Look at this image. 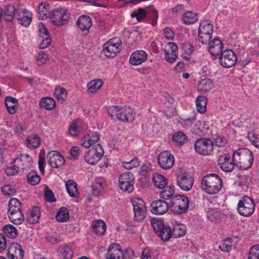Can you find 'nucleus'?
Segmentation results:
<instances>
[{
    "instance_id": "obj_21",
    "label": "nucleus",
    "mask_w": 259,
    "mask_h": 259,
    "mask_svg": "<svg viewBox=\"0 0 259 259\" xmlns=\"http://www.w3.org/2000/svg\"><path fill=\"white\" fill-rule=\"evenodd\" d=\"M118 244L110 245L106 254V259H124V254Z\"/></svg>"
},
{
    "instance_id": "obj_4",
    "label": "nucleus",
    "mask_w": 259,
    "mask_h": 259,
    "mask_svg": "<svg viewBox=\"0 0 259 259\" xmlns=\"http://www.w3.org/2000/svg\"><path fill=\"white\" fill-rule=\"evenodd\" d=\"M255 204L252 199L247 196L242 197L238 203V212L242 216L248 217L253 213Z\"/></svg>"
},
{
    "instance_id": "obj_3",
    "label": "nucleus",
    "mask_w": 259,
    "mask_h": 259,
    "mask_svg": "<svg viewBox=\"0 0 259 259\" xmlns=\"http://www.w3.org/2000/svg\"><path fill=\"white\" fill-rule=\"evenodd\" d=\"M189 200L184 195H175L170 201V209L174 213L181 214L188 210Z\"/></svg>"
},
{
    "instance_id": "obj_33",
    "label": "nucleus",
    "mask_w": 259,
    "mask_h": 259,
    "mask_svg": "<svg viewBox=\"0 0 259 259\" xmlns=\"http://www.w3.org/2000/svg\"><path fill=\"white\" fill-rule=\"evenodd\" d=\"M99 138L100 135L98 133H94L92 135H89L88 137L84 138L82 145L85 148H89L91 146L98 142Z\"/></svg>"
},
{
    "instance_id": "obj_53",
    "label": "nucleus",
    "mask_w": 259,
    "mask_h": 259,
    "mask_svg": "<svg viewBox=\"0 0 259 259\" xmlns=\"http://www.w3.org/2000/svg\"><path fill=\"white\" fill-rule=\"evenodd\" d=\"M248 259H259V244L253 245L249 249Z\"/></svg>"
},
{
    "instance_id": "obj_59",
    "label": "nucleus",
    "mask_w": 259,
    "mask_h": 259,
    "mask_svg": "<svg viewBox=\"0 0 259 259\" xmlns=\"http://www.w3.org/2000/svg\"><path fill=\"white\" fill-rule=\"evenodd\" d=\"M232 245L230 239H226L219 245V248L225 252H229L232 249Z\"/></svg>"
},
{
    "instance_id": "obj_49",
    "label": "nucleus",
    "mask_w": 259,
    "mask_h": 259,
    "mask_svg": "<svg viewBox=\"0 0 259 259\" xmlns=\"http://www.w3.org/2000/svg\"><path fill=\"white\" fill-rule=\"evenodd\" d=\"M56 219L59 222H66L69 219L68 209L64 207L60 208L56 215Z\"/></svg>"
},
{
    "instance_id": "obj_56",
    "label": "nucleus",
    "mask_w": 259,
    "mask_h": 259,
    "mask_svg": "<svg viewBox=\"0 0 259 259\" xmlns=\"http://www.w3.org/2000/svg\"><path fill=\"white\" fill-rule=\"evenodd\" d=\"M49 59V56L47 53L41 52L38 53L36 58V63L38 66L43 65L46 64Z\"/></svg>"
},
{
    "instance_id": "obj_32",
    "label": "nucleus",
    "mask_w": 259,
    "mask_h": 259,
    "mask_svg": "<svg viewBox=\"0 0 259 259\" xmlns=\"http://www.w3.org/2000/svg\"><path fill=\"white\" fill-rule=\"evenodd\" d=\"M10 220L15 225H20L24 220V216L21 211L8 212Z\"/></svg>"
},
{
    "instance_id": "obj_37",
    "label": "nucleus",
    "mask_w": 259,
    "mask_h": 259,
    "mask_svg": "<svg viewBox=\"0 0 259 259\" xmlns=\"http://www.w3.org/2000/svg\"><path fill=\"white\" fill-rule=\"evenodd\" d=\"M126 109H130V112H129V113L125 114L124 112H123V113L122 112L121 114V118H122V119L119 120L124 122H132L135 118L136 113L134 109L131 107L120 108V110L122 111L123 110L125 111Z\"/></svg>"
},
{
    "instance_id": "obj_27",
    "label": "nucleus",
    "mask_w": 259,
    "mask_h": 259,
    "mask_svg": "<svg viewBox=\"0 0 259 259\" xmlns=\"http://www.w3.org/2000/svg\"><path fill=\"white\" fill-rule=\"evenodd\" d=\"M213 87L212 80L209 78L201 79L198 84V90L201 94L210 91Z\"/></svg>"
},
{
    "instance_id": "obj_26",
    "label": "nucleus",
    "mask_w": 259,
    "mask_h": 259,
    "mask_svg": "<svg viewBox=\"0 0 259 259\" xmlns=\"http://www.w3.org/2000/svg\"><path fill=\"white\" fill-rule=\"evenodd\" d=\"M76 24L80 30L88 33L92 25V20L89 16L83 15L78 18Z\"/></svg>"
},
{
    "instance_id": "obj_38",
    "label": "nucleus",
    "mask_w": 259,
    "mask_h": 259,
    "mask_svg": "<svg viewBox=\"0 0 259 259\" xmlns=\"http://www.w3.org/2000/svg\"><path fill=\"white\" fill-rule=\"evenodd\" d=\"M132 18H136L138 22H141L149 16V14L147 13L146 11L143 8H139L134 11L131 14Z\"/></svg>"
},
{
    "instance_id": "obj_34",
    "label": "nucleus",
    "mask_w": 259,
    "mask_h": 259,
    "mask_svg": "<svg viewBox=\"0 0 259 259\" xmlns=\"http://www.w3.org/2000/svg\"><path fill=\"white\" fill-rule=\"evenodd\" d=\"M39 105L42 108L47 110H51L55 108L56 102L51 97H44L41 99Z\"/></svg>"
},
{
    "instance_id": "obj_13",
    "label": "nucleus",
    "mask_w": 259,
    "mask_h": 259,
    "mask_svg": "<svg viewBox=\"0 0 259 259\" xmlns=\"http://www.w3.org/2000/svg\"><path fill=\"white\" fill-rule=\"evenodd\" d=\"M134 176L131 172H126L123 173L119 177L118 182L119 187L124 191L128 193L132 192L134 190Z\"/></svg>"
},
{
    "instance_id": "obj_48",
    "label": "nucleus",
    "mask_w": 259,
    "mask_h": 259,
    "mask_svg": "<svg viewBox=\"0 0 259 259\" xmlns=\"http://www.w3.org/2000/svg\"><path fill=\"white\" fill-rule=\"evenodd\" d=\"M172 141L174 143L177 144V145L180 146L187 142V138L184 133L179 131L174 135Z\"/></svg>"
},
{
    "instance_id": "obj_16",
    "label": "nucleus",
    "mask_w": 259,
    "mask_h": 259,
    "mask_svg": "<svg viewBox=\"0 0 259 259\" xmlns=\"http://www.w3.org/2000/svg\"><path fill=\"white\" fill-rule=\"evenodd\" d=\"M151 211L157 215H162L165 213L170 208L169 204L164 200L158 199L153 201L151 204Z\"/></svg>"
},
{
    "instance_id": "obj_43",
    "label": "nucleus",
    "mask_w": 259,
    "mask_h": 259,
    "mask_svg": "<svg viewBox=\"0 0 259 259\" xmlns=\"http://www.w3.org/2000/svg\"><path fill=\"white\" fill-rule=\"evenodd\" d=\"M15 10V8L12 5H8L6 6L3 11L5 20L8 22L11 21L14 18Z\"/></svg>"
},
{
    "instance_id": "obj_41",
    "label": "nucleus",
    "mask_w": 259,
    "mask_h": 259,
    "mask_svg": "<svg viewBox=\"0 0 259 259\" xmlns=\"http://www.w3.org/2000/svg\"><path fill=\"white\" fill-rule=\"evenodd\" d=\"M40 217V211L37 207H33L27 215V220L31 224L37 223Z\"/></svg>"
},
{
    "instance_id": "obj_28",
    "label": "nucleus",
    "mask_w": 259,
    "mask_h": 259,
    "mask_svg": "<svg viewBox=\"0 0 259 259\" xmlns=\"http://www.w3.org/2000/svg\"><path fill=\"white\" fill-rule=\"evenodd\" d=\"M93 231L98 235H103L106 230V225L102 220H97L92 223Z\"/></svg>"
},
{
    "instance_id": "obj_52",
    "label": "nucleus",
    "mask_w": 259,
    "mask_h": 259,
    "mask_svg": "<svg viewBox=\"0 0 259 259\" xmlns=\"http://www.w3.org/2000/svg\"><path fill=\"white\" fill-rule=\"evenodd\" d=\"M28 182L32 185L38 184L40 181V177L36 171H31L27 176Z\"/></svg>"
},
{
    "instance_id": "obj_14",
    "label": "nucleus",
    "mask_w": 259,
    "mask_h": 259,
    "mask_svg": "<svg viewBox=\"0 0 259 259\" xmlns=\"http://www.w3.org/2000/svg\"><path fill=\"white\" fill-rule=\"evenodd\" d=\"M157 160L160 167L165 170L170 169L175 162L174 155L168 151L161 152L158 156Z\"/></svg>"
},
{
    "instance_id": "obj_55",
    "label": "nucleus",
    "mask_w": 259,
    "mask_h": 259,
    "mask_svg": "<svg viewBox=\"0 0 259 259\" xmlns=\"http://www.w3.org/2000/svg\"><path fill=\"white\" fill-rule=\"evenodd\" d=\"M20 169L19 166L13 162V165L7 167L5 170V172L8 176H14L17 175L20 171Z\"/></svg>"
},
{
    "instance_id": "obj_23",
    "label": "nucleus",
    "mask_w": 259,
    "mask_h": 259,
    "mask_svg": "<svg viewBox=\"0 0 259 259\" xmlns=\"http://www.w3.org/2000/svg\"><path fill=\"white\" fill-rule=\"evenodd\" d=\"M208 44V50L212 56L219 55L223 52V42L218 38L215 37L211 41H209Z\"/></svg>"
},
{
    "instance_id": "obj_10",
    "label": "nucleus",
    "mask_w": 259,
    "mask_h": 259,
    "mask_svg": "<svg viewBox=\"0 0 259 259\" xmlns=\"http://www.w3.org/2000/svg\"><path fill=\"white\" fill-rule=\"evenodd\" d=\"M237 58L236 54L231 50L223 51L219 57V62L221 66L226 68L233 66L236 63Z\"/></svg>"
},
{
    "instance_id": "obj_19",
    "label": "nucleus",
    "mask_w": 259,
    "mask_h": 259,
    "mask_svg": "<svg viewBox=\"0 0 259 259\" xmlns=\"http://www.w3.org/2000/svg\"><path fill=\"white\" fill-rule=\"evenodd\" d=\"M48 163L51 166L54 168H59L64 164L65 159L59 152L53 151L47 155Z\"/></svg>"
},
{
    "instance_id": "obj_30",
    "label": "nucleus",
    "mask_w": 259,
    "mask_h": 259,
    "mask_svg": "<svg viewBox=\"0 0 259 259\" xmlns=\"http://www.w3.org/2000/svg\"><path fill=\"white\" fill-rule=\"evenodd\" d=\"M66 188L68 194L72 197L79 196L78 191L77 188V184L72 180H68L66 183Z\"/></svg>"
},
{
    "instance_id": "obj_42",
    "label": "nucleus",
    "mask_w": 259,
    "mask_h": 259,
    "mask_svg": "<svg viewBox=\"0 0 259 259\" xmlns=\"http://www.w3.org/2000/svg\"><path fill=\"white\" fill-rule=\"evenodd\" d=\"M3 231L6 236L10 238H15L18 234L16 228L12 225H6L3 228Z\"/></svg>"
},
{
    "instance_id": "obj_36",
    "label": "nucleus",
    "mask_w": 259,
    "mask_h": 259,
    "mask_svg": "<svg viewBox=\"0 0 259 259\" xmlns=\"http://www.w3.org/2000/svg\"><path fill=\"white\" fill-rule=\"evenodd\" d=\"M174 193L175 187L174 186H165L164 190L160 193V197L164 200L168 199L171 200L172 198L175 196Z\"/></svg>"
},
{
    "instance_id": "obj_8",
    "label": "nucleus",
    "mask_w": 259,
    "mask_h": 259,
    "mask_svg": "<svg viewBox=\"0 0 259 259\" xmlns=\"http://www.w3.org/2000/svg\"><path fill=\"white\" fill-rule=\"evenodd\" d=\"M120 41L117 38L111 39L104 45L102 53L104 54L106 58H114L120 52Z\"/></svg>"
},
{
    "instance_id": "obj_7",
    "label": "nucleus",
    "mask_w": 259,
    "mask_h": 259,
    "mask_svg": "<svg viewBox=\"0 0 259 259\" xmlns=\"http://www.w3.org/2000/svg\"><path fill=\"white\" fill-rule=\"evenodd\" d=\"M213 32V26L206 22L200 24L198 29V40L202 44H207L211 39Z\"/></svg>"
},
{
    "instance_id": "obj_29",
    "label": "nucleus",
    "mask_w": 259,
    "mask_h": 259,
    "mask_svg": "<svg viewBox=\"0 0 259 259\" xmlns=\"http://www.w3.org/2000/svg\"><path fill=\"white\" fill-rule=\"evenodd\" d=\"M5 103L8 111L11 114H14L16 112L18 105L16 99L12 97H7L5 99Z\"/></svg>"
},
{
    "instance_id": "obj_5",
    "label": "nucleus",
    "mask_w": 259,
    "mask_h": 259,
    "mask_svg": "<svg viewBox=\"0 0 259 259\" xmlns=\"http://www.w3.org/2000/svg\"><path fill=\"white\" fill-rule=\"evenodd\" d=\"M196 152L203 156L210 154L213 150V142L208 138L197 139L194 144Z\"/></svg>"
},
{
    "instance_id": "obj_54",
    "label": "nucleus",
    "mask_w": 259,
    "mask_h": 259,
    "mask_svg": "<svg viewBox=\"0 0 259 259\" xmlns=\"http://www.w3.org/2000/svg\"><path fill=\"white\" fill-rule=\"evenodd\" d=\"M182 48L184 51L183 56L186 57V55H190L194 51V47L192 44L189 42H185L183 44Z\"/></svg>"
},
{
    "instance_id": "obj_45",
    "label": "nucleus",
    "mask_w": 259,
    "mask_h": 259,
    "mask_svg": "<svg viewBox=\"0 0 259 259\" xmlns=\"http://www.w3.org/2000/svg\"><path fill=\"white\" fill-rule=\"evenodd\" d=\"M59 255L61 259H71L73 256V251L68 245L59 248Z\"/></svg>"
},
{
    "instance_id": "obj_24",
    "label": "nucleus",
    "mask_w": 259,
    "mask_h": 259,
    "mask_svg": "<svg viewBox=\"0 0 259 259\" xmlns=\"http://www.w3.org/2000/svg\"><path fill=\"white\" fill-rule=\"evenodd\" d=\"M32 19V13L26 9H24L22 11L18 12V22L24 27H27L30 25Z\"/></svg>"
},
{
    "instance_id": "obj_57",
    "label": "nucleus",
    "mask_w": 259,
    "mask_h": 259,
    "mask_svg": "<svg viewBox=\"0 0 259 259\" xmlns=\"http://www.w3.org/2000/svg\"><path fill=\"white\" fill-rule=\"evenodd\" d=\"M220 217V213L217 209H210L208 212L207 218L212 222L217 221Z\"/></svg>"
},
{
    "instance_id": "obj_17",
    "label": "nucleus",
    "mask_w": 259,
    "mask_h": 259,
    "mask_svg": "<svg viewBox=\"0 0 259 259\" xmlns=\"http://www.w3.org/2000/svg\"><path fill=\"white\" fill-rule=\"evenodd\" d=\"M7 256L9 259H23L24 250L18 243H12L8 249Z\"/></svg>"
},
{
    "instance_id": "obj_6",
    "label": "nucleus",
    "mask_w": 259,
    "mask_h": 259,
    "mask_svg": "<svg viewBox=\"0 0 259 259\" xmlns=\"http://www.w3.org/2000/svg\"><path fill=\"white\" fill-rule=\"evenodd\" d=\"M151 225L156 235L163 241H168L172 236L171 229L166 225H164L161 221L152 220Z\"/></svg>"
},
{
    "instance_id": "obj_31",
    "label": "nucleus",
    "mask_w": 259,
    "mask_h": 259,
    "mask_svg": "<svg viewBox=\"0 0 259 259\" xmlns=\"http://www.w3.org/2000/svg\"><path fill=\"white\" fill-rule=\"evenodd\" d=\"M152 181L154 186L158 189H163L167 183L166 179L159 174L153 175Z\"/></svg>"
},
{
    "instance_id": "obj_39",
    "label": "nucleus",
    "mask_w": 259,
    "mask_h": 259,
    "mask_svg": "<svg viewBox=\"0 0 259 259\" xmlns=\"http://www.w3.org/2000/svg\"><path fill=\"white\" fill-rule=\"evenodd\" d=\"M196 108L198 112L201 114L206 111L207 98L203 96H198L196 100Z\"/></svg>"
},
{
    "instance_id": "obj_44",
    "label": "nucleus",
    "mask_w": 259,
    "mask_h": 259,
    "mask_svg": "<svg viewBox=\"0 0 259 259\" xmlns=\"http://www.w3.org/2000/svg\"><path fill=\"white\" fill-rule=\"evenodd\" d=\"M186 228L183 224H176L174 225L171 230V236L175 238H178L185 234Z\"/></svg>"
},
{
    "instance_id": "obj_22",
    "label": "nucleus",
    "mask_w": 259,
    "mask_h": 259,
    "mask_svg": "<svg viewBox=\"0 0 259 259\" xmlns=\"http://www.w3.org/2000/svg\"><path fill=\"white\" fill-rule=\"evenodd\" d=\"M177 182L180 188L184 191H188L193 185V179L189 175H180L177 177Z\"/></svg>"
},
{
    "instance_id": "obj_40",
    "label": "nucleus",
    "mask_w": 259,
    "mask_h": 259,
    "mask_svg": "<svg viewBox=\"0 0 259 259\" xmlns=\"http://www.w3.org/2000/svg\"><path fill=\"white\" fill-rule=\"evenodd\" d=\"M103 82L101 79H94L90 81L88 85V92L93 94L98 91L102 86Z\"/></svg>"
},
{
    "instance_id": "obj_2",
    "label": "nucleus",
    "mask_w": 259,
    "mask_h": 259,
    "mask_svg": "<svg viewBox=\"0 0 259 259\" xmlns=\"http://www.w3.org/2000/svg\"><path fill=\"white\" fill-rule=\"evenodd\" d=\"M201 188L208 194H217L222 188V181L220 177L215 174L207 175L202 180Z\"/></svg>"
},
{
    "instance_id": "obj_50",
    "label": "nucleus",
    "mask_w": 259,
    "mask_h": 259,
    "mask_svg": "<svg viewBox=\"0 0 259 259\" xmlns=\"http://www.w3.org/2000/svg\"><path fill=\"white\" fill-rule=\"evenodd\" d=\"M184 22L187 25L195 23L197 20V13L191 11L186 13L184 16Z\"/></svg>"
},
{
    "instance_id": "obj_60",
    "label": "nucleus",
    "mask_w": 259,
    "mask_h": 259,
    "mask_svg": "<svg viewBox=\"0 0 259 259\" xmlns=\"http://www.w3.org/2000/svg\"><path fill=\"white\" fill-rule=\"evenodd\" d=\"M2 192L5 195L10 196H13L15 193L14 188L10 185H6L2 188Z\"/></svg>"
},
{
    "instance_id": "obj_51",
    "label": "nucleus",
    "mask_w": 259,
    "mask_h": 259,
    "mask_svg": "<svg viewBox=\"0 0 259 259\" xmlns=\"http://www.w3.org/2000/svg\"><path fill=\"white\" fill-rule=\"evenodd\" d=\"M21 211V203L16 198H12L9 203L8 212Z\"/></svg>"
},
{
    "instance_id": "obj_11",
    "label": "nucleus",
    "mask_w": 259,
    "mask_h": 259,
    "mask_svg": "<svg viewBox=\"0 0 259 259\" xmlns=\"http://www.w3.org/2000/svg\"><path fill=\"white\" fill-rule=\"evenodd\" d=\"M134 211V219L137 221L143 220L147 214L145 203L140 198H136L132 200Z\"/></svg>"
},
{
    "instance_id": "obj_58",
    "label": "nucleus",
    "mask_w": 259,
    "mask_h": 259,
    "mask_svg": "<svg viewBox=\"0 0 259 259\" xmlns=\"http://www.w3.org/2000/svg\"><path fill=\"white\" fill-rule=\"evenodd\" d=\"M213 146L215 145L217 147H225L228 143L227 139L220 136H216V137L213 140Z\"/></svg>"
},
{
    "instance_id": "obj_1",
    "label": "nucleus",
    "mask_w": 259,
    "mask_h": 259,
    "mask_svg": "<svg viewBox=\"0 0 259 259\" xmlns=\"http://www.w3.org/2000/svg\"><path fill=\"white\" fill-rule=\"evenodd\" d=\"M233 160L238 168L246 170L251 167L253 157L251 151L246 148H240L233 153Z\"/></svg>"
},
{
    "instance_id": "obj_64",
    "label": "nucleus",
    "mask_w": 259,
    "mask_h": 259,
    "mask_svg": "<svg viewBox=\"0 0 259 259\" xmlns=\"http://www.w3.org/2000/svg\"><path fill=\"white\" fill-rule=\"evenodd\" d=\"M248 138L252 145L259 148V139H258L256 134L253 133H249L248 134Z\"/></svg>"
},
{
    "instance_id": "obj_63",
    "label": "nucleus",
    "mask_w": 259,
    "mask_h": 259,
    "mask_svg": "<svg viewBox=\"0 0 259 259\" xmlns=\"http://www.w3.org/2000/svg\"><path fill=\"white\" fill-rule=\"evenodd\" d=\"M45 196L47 201L49 202H53L56 201L54 197V193L52 190L46 187L45 190Z\"/></svg>"
},
{
    "instance_id": "obj_46",
    "label": "nucleus",
    "mask_w": 259,
    "mask_h": 259,
    "mask_svg": "<svg viewBox=\"0 0 259 259\" xmlns=\"http://www.w3.org/2000/svg\"><path fill=\"white\" fill-rule=\"evenodd\" d=\"M40 143V139L39 137L36 135H31L27 139L26 145L29 148H36Z\"/></svg>"
},
{
    "instance_id": "obj_61",
    "label": "nucleus",
    "mask_w": 259,
    "mask_h": 259,
    "mask_svg": "<svg viewBox=\"0 0 259 259\" xmlns=\"http://www.w3.org/2000/svg\"><path fill=\"white\" fill-rule=\"evenodd\" d=\"M38 13L39 19L42 20L47 18L48 10L43 3L39 5L38 7Z\"/></svg>"
},
{
    "instance_id": "obj_9",
    "label": "nucleus",
    "mask_w": 259,
    "mask_h": 259,
    "mask_svg": "<svg viewBox=\"0 0 259 259\" xmlns=\"http://www.w3.org/2000/svg\"><path fill=\"white\" fill-rule=\"evenodd\" d=\"M70 14L65 8L53 10L50 17L52 22L56 26H61L67 23Z\"/></svg>"
},
{
    "instance_id": "obj_20",
    "label": "nucleus",
    "mask_w": 259,
    "mask_h": 259,
    "mask_svg": "<svg viewBox=\"0 0 259 259\" xmlns=\"http://www.w3.org/2000/svg\"><path fill=\"white\" fill-rule=\"evenodd\" d=\"M14 162L22 171L30 168L33 163L32 158L28 154H20L19 157L15 158Z\"/></svg>"
},
{
    "instance_id": "obj_15",
    "label": "nucleus",
    "mask_w": 259,
    "mask_h": 259,
    "mask_svg": "<svg viewBox=\"0 0 259 259\" xmlns=\"http://www.w3.org/2000/svg\"><path fill=\"white\" fill-rule=\"evenodd\" d=\"M177 45L172 42L166 44L164 49V54L165 60L170 63L176 61L178 56Z\"/></svg>"
},
{
    "instance_id": "obj_25",
    "label": "nucleus",
    "mask_w": 259,
    "mask_h": 259,
    "mask_svg": "<svg viewBox=\"0 0 259 259\" xmlns=\"http://www.w3.org/2000/svg\"><path fill=\"white\" fill-rule=\"evenodd\" d=\"M147 58V53L142 50L134 52L130 58V63L133 65H138L145 62Z\"/></svg>"
},
{
    "instance_id": "obj_12",
    "label": "nucleus",
    "mask_w": 259,
    "mask_h": 259,
    "mask_svg": "<svg viewBox=\"0 0 259 259\" xmlns=\"http://www.w3.org/2000/svg\"><path fill=\"white\" fill-rule=\"evenodd\" d=\"M104 151L100 144L92 147L84 155L85 161L90 164H95L101 158Z\"/></svg>"
},
{
    "instance_id": "obj_35",
    "label": "nucleus",
    "mask_w": 259,
    "mask_h": 259,
    "mask_svg": "<svg viewBox=\"0 0 259 259\" xmlns=\"http://www.w3.org/2000/svg\"><path fill=\"white\" fill-rule=\"evenodd\" d=\"M107 112L109 116H110L112 119L114 116H116L118 119H122L121 118V114L122 112H124L125 114L129 113L130 112V109H126V110H120V108L116 106H112L108 108Z\"/></svg>"
},
{
    "instance_id": "obj_18",
    "label": "nucleus",
    "mask_w": 259,
    "mask_h": 259,
    "mask_svg": "<svg viewBox=\"0 0 259 259\" xmlns=\"http://www.w3.org/2000/svg\"><path fill=\"white\" fill-rule=\"evenodd\" d=\"M230 158V156L226 154L220 156L218 158V165L224 171L231 172L233 170L235 164L233 159L231 160Z\"/></svg>"
},
{
    "instance_id": "obj_62",
    "label": "nucleus",
    "mask_w": 259,
    "mask_h": 259,
    "mask_svg": "<svg viewBox=\"0 0 259 259\" xmlns=\"http://www.w3.org/2000/svg\"><path fill=\"white\" fill-rule=\"evenodd\" d=\"M139 162L137 158H134L129 162L123 163V166L127 169H131L134 167L138 166Z\"/></svg>"
},
{
    "instance_id": "obj_47",
    "label": "nucleus",
    "mask_w": 259,
    "mask_h": 259,
    "mask_svg": "<svg viewBox=\"0 0 259 259\" xmlns=\"http://www.w3.org/2000/svg\"><path fill=\"white\" fill-rule=\"evenodd\" d=\"M54 95L58 102L62 103L67 98V91L64 88L59 86L55 89Z\"/></svg>"
}]
</instances>
